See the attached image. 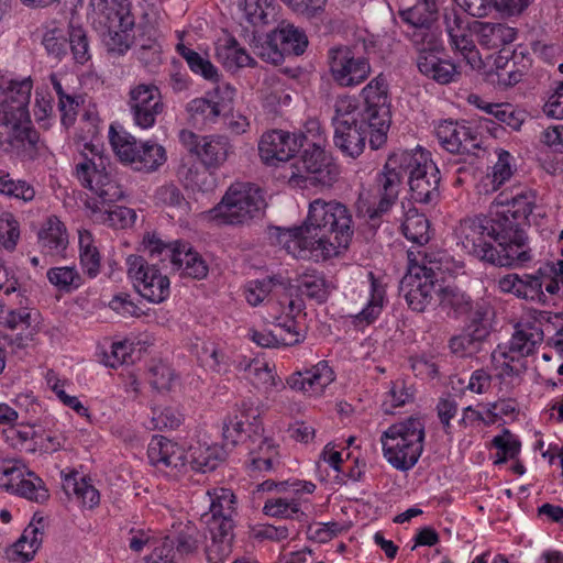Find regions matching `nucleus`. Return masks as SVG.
<instances>
[{
    "label": "nucleus",
    "instance_id": "obj_48",
    "mask_svg": "<svg viewBox=\"0 0 563 563\" xmlns=\"http://www.w3.org/2000/svg\"><path fill=\"white\" fill-rule=\"evenodd\" d=\"M0 194L29 202L34 199L35 189L26 180L14 178L8 170L0 168Z\"/></svg>",
    "mask_w": 563,
    "mask_h": 563
},
{
    "label": "nucleus",
    "instance_id": "obj_43",
    "mask_svg": "<svg viewBox=\"0 0 563 563\" xmlns=\"http://www.w3.org/2000/svg\"><path fill=\"white\" fill-rule=\"evenodd\" d=\"M245 378L257 388L266 394L272 391H279L285 388V384L282 378L275 373L274 367H271L268 363L258 360L257 365L254 366L251 375H245Z\"/></svg>",
    "mask_w": 563,
    "mask_h": 563
},
{
    "label": "nucleus",
    "instance_id": "obj_44",
    "mask_svg": "<svg viewBox=\"0 0 563 563\" xmlns=\"http://www.w3.org/2000/svg\"><path fill=\"white\" fill-rule=\"evenodd\" d=\"M531 67V59L528 54L512 51V60L501 73H497L499 86L508 88L519 84L528 74Z\"/></svg>",
    "mask_w": 563,
    "mask_h": 563
},
{
    "label": "nucleus",
    "instance_id": "obj_52",
    "mask_svg": "<svg viewBox=\"0 0 563 563\" xmlns=\"http://www.w3.org/2000/svg\"><path fill=\"white\" fill-rule=\"evenodd\" d=\"M186 111L194 125L216 123L219 118L218 110L214 109L212 101L208 97L192 99L187 103Z\"/></svg>",
    "mask_w": 563,
    "mask_h": 563
},
{
    "label": "nucleus",
    "instance_id": "obj_24",
    "mask_svg": "<svg viewBox=\"0 0 563 563\" xmlns=\"http://www.w3.org/2000/svg\"><path fill=\"white\" fill-rule=\"evenodd\" d=\"M334 379V372L328 362L320 361L310 368L292 373L286 383L294 390L309 396H321Z\"/></svg>",
    "mask_w": 563,
    "mask_h": 563
},
{
    "label": "nucleus",
    "instance_id": "obj_37",
    "mask_svg": "<svg viewBox=\"0 0 563 563\" xmlns=\"http://www.w3.org/2000/svg\"><path fill=\"white\" fill-rule=\"evenodd\" d=\"M38 243L42 250L48 254H58L66 249L68 243L64 224L57 217H49L38 232Z\"/></svg>",
    "mask_w": 563,
    "mask_h": 563
},
{
    "label": "nucleus",
    "instance_id": "obj_49",
    "mask_svg": "<svg viewBox=\"0 0 563 563\" xmlns=\"http://www.w3.org/2000/svg\"><path fill=\"white\" fill-rule=\"evenodd\" d=\"M415 399L413 389L405 380L396 379L390 383L388 391L382 404V409L386 415H393L397 408L412 402Z\"/></svg>",
    "mask_w": 563,
    "mask_h": 563
},
{
    "label": "nucleus",
    "instance_id": "obj_1",
    "mask_svg": "<svg viewBox=\"0 0 563 563\" xmlns=\"http://www.w3.org/2000/svg\"><path fill=\"white\" fill-rule=\"evenodd\" d=\"M354 234L350 209L336 200L314 199L301 227L283 230L278 242L296 258L316 261L346 250Z\"/></svg>",
    "mask_w": 563,
    "mask_h": 563
},
{
    "label": "nucleus",
    "instance_id": "obj_47",
    "mask_svg": "<svg viewBox=\"0 0 563 563\" xmlns=\"http://www.w3.org/2000/svg\"><path fill=\"white\" fill-rule=\"evenodd\" d=\"M239 8L254 26L267 25L275 15V5L268 0H239Z\"/></svg>",
    "mask_w": 563,
    "mask_h": 563
},
{
    "label": "nucleus",
    "instance_id": "obj_22",
    "mask_svg": "<svg viewBox=\"0 0 563 563\" xmlns=\"http://www.w3.org/2000/svg\"><path fill=\"white\" fill-rule=\"evenodd\" d=\"M442 285L408 267V274L400 282V291L408 307L417 312H423L433 301L434 296L440 297Z\"/></svg>",
    "mask_w": 563,
    "mask_h": 563
},
{
    "label": "nucleus",
    "instance_id": "obj_33",
    "mask_svg": "<svg viewBox=\"0 0 563 563\" xmlns=\"http://www.w3.org/2000/svg\"><path fill=\"white\" fill-rule=\"evenodd\" d=\"M274 41L278 42V47L286 56H299L303 54L308 46V38L302 30L294 24L283 21L273 31Z\"/></svg>",
    "mask_w": 563,
    "mask_h": 563
},
{
    "label": "nucleus",
    "instance_id": "obj_3",
    "mask_svg": "<svg viewBox=\"0 0 563 563\" xmlns=\"http://www.w3.org/2000/svg\"><path fill=\"white\" fill-rule=\"evenodd\" d=\"M32 81L0 74V150L21 161H34L45 147L30 119Z\"/></svg>",
    "mask_w": 563,
    "mask_h": 563
},
{
    "label": "nucleus",
    "instance_id": "obj_63",
    "mask_svg": "<svg viewBox=\"0 0 563 563\" xmlns=\"http://www.w3.org/2000/svg\"><path fill=\"white\" fill-rule=\"evenodd\" d=\"M461 37L450 38L452 47L459 52L472 69L478 68L482 64L479 53L466 31L460 34Z\"/></svg>",
    "mask_w": 563,
    "mask_h": 563
},
{
    "label": "nucleus",
    "instance_id": "obj_56",
    "mask_svg": "<svg viewBox=\"0 0 563 563\" xmlns=\"http://www.w3.org/2000/svg\"><path fill=\"white\" fill-rule=\"evenodd\" d=\"M68 45L76 63L84 65L90 59L89 40L81 26L69 25Z\"/></svg>",
    "mask_w": 563,
    "mask_h": 563
},
{
    "label": "nucleus",
    "instance_id": "obj_28",
    "mask_svg": "<svg viewBox=\"0 0 563 563\" xmlns=\"http://www.w3.org/2000/svg\"><path fill=\"white\" fill-rule=\"evenodd\" d=\"M150 463L158 470L179 468L187 463L184 450L163 435L152 438L147 448Z\"/></svg>",
    "mask_w": 563,
    "mask_h": 563
},
{
    "label": "nucleus",
    "instance_id": "obj_17",
    "mask_svg": "<svg viewBox=\"0 0 563 563\" xmlns=\"http://www.w3.org/2000/svg\"><path fill=\"white\" fill-rule=\"evenodd\" d=\"M299 174H292L291 180L297 185L301 181L310 185L331 187L339 177V166L332 157L317 143H309L301 155Z\"/></svg>",
    "mask_w": 563,
    "mask_h": 563
},
{
    "label": "nucleus",
    "instance_id": "obj_13",
    "mask_svg": "<svg viewBox=\"0 0 563 563\" xmlns=\"http://www.w3.org/2000/svg\"><path fill=\"white\" fill-rule=\"evenodd\" d=\"M411 40L417 51V67L422 75L441 85L457 80V66L439 56L441 45L432 33L413 32Z\"/></svg>",
    "mask_w": 563,
    "mask_h": 563
},
{
    "label": "nucleus",
    "instance_id": "obj_57",
    "mask_svg": "<svg viewBox=\"0 0 563 563\" xmlns=\"http://www.w3.org/2000/svg\"><path fill=\"white\" fill-rule=\"evenodd\" d=\"M485 340L463 330L460 334L453 335L448 343L450 352L459 357L470 356L479 350Z\"/></svg>",
    "mask_w": 563,
    "mask_h": 563
},
{
    "label": "nucleus",
    "instance_id": "obj_7",
    "mask_svg": "<svg viewBox=\"0 0 563 563\" xmlns=\"http://www.w3.org/2000/svg\"><path fill=\"white\" fill-rule=\"evenodd\" d=\"M424 422L409 417L391 424L380 437L384 457L398 471L411 470L423 452Z\"/></svg>",
    "mask_w": 563,
    "mask_h": 563
},
{
    "label": "nucleus",
    "instance_id": "obj_36",
    "mask_svg": "<svg viewBox=\"0 0 563 563\" xmlns=\"http://www.w3.org/2000/svg\"><path fill=\"white\" fill-rule=\"evenodd\" d=\"M439 305L442 310L446 311L449 317L460 319L471 311L476 305V300L466 291L457 287L448 286L441 288Z\"/></svg>",
    "mask_w": 563,
    "mask_h": 563
},
{
    "label": "nucleus",
    "instance_id": "obj_34",
    "mask_svg": "<svg viewBox=\"0 0 563 563\" xmlns=\"http://www.w3.org/2000/svg\"><path fill=\"white\" fill-rule=\"evenodd\" d=\"M227 450L218 444L190 446L187 462L191 470L201 473H208L218 467L224 461Z\"/></svg>",
    "mask_w": 563,
    "mask_h": 563
},
{
    "label": "nucleus",
    "instance_id": "obj_14",
    "mask_svg": "<svg viewBox=\"0 0 563 563\" xmlns=\"http://www.w3.org/2000/svg\"><path fill=\"white\" fill-rule=\"evenodd\" d=\"M329 71L340 87H356L371 75V64L351 46L339 45L328 51Z\"/></svg>",
    "mask_w": 563,
    "mask_h": 563
},
{
    "label": "nucleus",
    "instance_id": "obj_64",
    "mask_svg": "<svg viewBox=\"0 0 563 563\" xmlns=\"http://www.w3.org/2000/svg\"><path fill=\"white\" fill-rule=\"evenodd\" d=\"M245 429L244 421L240 419L238 413L228 416L223 421L222 438L223 448H234L244 438Z\"/></svg>",
    "mask_w": 563,
    "mask_h": 563
},
{
    "label": "nucleus",
    "instance_id": "obj_29",
    "mask_svg": "<svg viewBox=\"0 0 563 563\" xmlns=\"http://www.w3.org/2000/svg\"><path fill=\"white\" fill-rule=\"evenodd\" d=\"M115 16L118 18V24L109 26L108 32L103 35V43L110 53L123 55L133 45V34L131 32L135 22L129 11H118Z\"/></svg>",
    "mask_w": 563,
    "mask_h": 563
},
{
    "label": "nucleus",
    "instance_id": "obj_42",
    "mask_svg": "<svg viewBox=\"0 0 563 563\" xmlns=\"http://www.w3.org/2000/svg\"><path fill=\"white\" fill-rule=\"evenodd\" d=\"M401 231L407 240L416 244L410 249L422 250L430 241L429 221L423 214L418 213L416 210H410L407 213L401 224Z\"/></svg>",
    "mask_w": 563,
    "mask_h": 563
},
{
    "label": "nucleus",
    "instance_id": "obj_40",
    "mask_svg": "<svg viewBox=\"0 0 563 563\" xmlns=\"http://www.w3.org/2000/svg\"><path fill=\"white\" fill-rule=\"evenodd\" d=\"M375 108L372 107V102L369 103L364 99L363 108H360L356 100L350 96H340L335 100L334 103V115L332 118V124L339 125L340 122L350 123L351 121L357 122L365 119L371 112H374Z\"/></svg>",
    "mask_w": 563,
    "mask_h": 563
},
{
    "label": "nucleus",
    "instance_id": "obj_55",
    "mask_svg": "<svg viewBox=\"0 0 563 563\" xmlns=\"http://www.w3.org/2000/svg\"><path fill=\"white\" fill-rule=\"evenodd\" d=\"M13 494L38 504L46 501L49 497L43 481L33 472L29 471L26 472L25 478Z\"/></svg>",
    "mask_w": 563,
    "mask_h": 563
},
{
    "label": "nucleus",
    "instance_id": "obj_39",
    "mask_svg": "<svg viewBox=\"0 0 563 563\" xmlns=\"http://www.w3.org/2000/svg\"><path fill=\"white\" fill-rule=\"evenodd\" d=\"M493 316L494 309L490 303L485 299H477L476 305L464 316L467 319L464 329L487 340L492 332L490 320Z\"/></svg>",
    "mask_w": 563,
    "mask_h": 563
},
{
    "label": "nucleus",
    "instance_id": "obj_18",
    "mask_svg": "<svg viewBox=\"0 0 563 563\" xmlns=\"http://www.w3.org/2000/svg\"><path fill=\"white\" fill-rule=\"evenodd\" d=\"M128 97V106L135 125L141 129L154 126L157 117L165 109L158 87L154 84H137L130 88Z\"/></svg>",
    "mask_w": 563,
    "mask_h": 563
},
{
    "label": "nucleus",
    "instance_id": "obj_38",
    "mask_svg": "<svg viewBox=\"0 0 563 563\" xmlns=\"http://www.w3.org/2000/svg\"><path fill=\"white\" fill-rule=\"evenodd\" d=\"M333 289L332 284L323 274H305L298 282L297 291L309 301L324 303Z\"/></svg>",
    "mask_w": 563,
    "mask_h": 563
},
{
    "label": "nucleus",
    "instance_id": "obj_45",
    "mask_svg": "<svg viewBox=\"0 0 563 563\" xmlns=\"http://www.w3.org/2000/svg\"><path fill=\"white\" fill-rule=\"evenodd\" d=\"M256 448H250V467L253 471H271L278 463V451L273 442L260 434Z\"/></svg>",
    "mask_w": 563,
    "mask_h": 563
},
{
    "label": "nucleus",
    "instance_id": "obj_26",
    "mask_svg": "<svg viewBox=\"0 0 563 563\" xmlns=\"http://www.w3.org/2000/svg\"><path fill=\"white\" fill-rule=\"evenodd\" d=\"M407 254L409 267L413 272L437 280V284H439V278H442L444 273L451 272L453 267L452 258L445 251L427 247L422 250L409 249Z\"/></svg>",
    "mask_w": 563,
    "mask_h": 563
},
{
    "label": "nucleus",
    "instance_id": "obj_12",
    "mask_svg": "<svg viewBox=\"0 0 563 563\" xmlns=\"http://www.w3.org/2000/svg\"><path fill=\"white\" fill-rule=\"evenodd\" d=\"M537 198L538 194L534 189L522 185L506 189L495 198V205L504 208L501 211H496L495 214L507 217L512 229L522 235V241L519 242L520 250L528 251L529 253L527 235L522 227L530 224V218L534 220L537 217H544V213L540 212L541 209L537 205Z\"/></svg>",
    "mask_w": 563,
    "mask_h": 563
},
{
    "label": "nucleus",
    "instance_id": "obj_2",
    "mask_svg": "<svg viewBox=\"0 0 563 563\" xmlns=\"http://www.w3.org/2000/svg\"><path fill=\"white\" fill-rule=\"evenodd\" d=\"M504 214L468 217L455 230L462 247L476 258L496 266L517 267L531 260L520 250L522 235L517 233Z\"/></svg>",
    "mask_w": 563,
    "mask_h": 563
},
{
    "label": "nucleus",
    "instance_id": "obj_20",
    "mask_svg": "<svg viewBox=\"0 0 563 563\" xmlns=\"http://www.w3.org/2000/svg\"><path fill=\"white\" fill-rule=\"evenodd\" d=\"M435 135L442 147L452 154L476 156V151L481 148L478 133L453 120L440 122Z\"/></svg>",
    "mask_w": 563,
    "mask_h": 563
},
{
    "label": "nucleus",
    "instance_id": "obj_61",
    "mask_svg": "<svg viewBox=\"0 0 563 563\" xmlns=\"http://www.w3.org/2000/svg\"><path fill=\"white\" fill-rule=\"evenodd\" d=\"M44 519L40 518L36 525L32 521L23 531L21 538L16 541L18 548H23V543H29V551L25 554V561L33 559L35 552L40 548L44 536Z\"/></svg>",
    "mask_w": 563,
    "mask_h": 563
},
{
    "label": "nucleus",
    "instance_id": "obj_31",
    "mask_svg": "<svg viewBox=\"0 0 563 563\" xmlns=\"http://www.w3.org/2000/svg\"><path fill=\"white\" fill-rule=\"evenodd\" d=\"M87 208L91 211V217L96 222L114 229H125L132 225L136 219L135 211L124 206L113 203L103 208L96 202H88Z\"/></svg>",
    "mask_w": 563,
    "mask_h": 563
},
{
    "label": "nucleus",
    "instance_id": "obj_19",
    "mask_svg": "<svg viewBox=\"0 0 563 563\" xmlns=\"http://www.w3.org/2000/svg\"><path fill=\"white\" fill-rule=\"evenodd\" d=\"M303 141H307L303 134H290L283 130L266 132L258 143L260 156L267 165L287 162L303 146Z\"/></svg>",
    "mask_w": 563,
    "mask_h": 563
},
{
    "label": "nucleus",
    "instance_id": "obj_60",
    "mask_svg": "<svg viewBox=\"0 0 563 563\" xmlns=\"http://www.w3.org/2000/svg\"><path fill=\"white\" fill-rule=\"evenodd\" d=\"M495 110V119L496 121L504 128H508L511 131H520L522 124L525 123L527 115L526 112L519 109H516L510 103H503V106L493 107Z\"/></svg>",
    "mask_w": 563,
    "mask_h": 563
},
{
    "label": "nucleus",
    "instance_id": "obj_53",
    "mask_svg": "<svg viewBox=\"0 0 563 563\" xmlns=\"http://www.w3.org/2000/svg\"><path fill=\"white\" fill-rule=\"evenodd\" d=\"M64 489L67 494L73 492L84 506L92 508L99 504V492L84 477L78 481L76 475L67 476L64 482Z\"/></svg>",
    "mask_w": 563,
    "mask_h": 563
},
{
    "label": "nucleus",
    "instance_id": "obj_54",
    "mask_svg": "<svg viewBox=\"0 0 563 563\" xmlns=\"http://www.w3.org/2000/svg\"><path fill=\"white\" fill-rule=\"evenodd\" d=\"M275 332L283 346H292L305 339L294 317L278 316L275 318Z\"/></svg>",
    "mask_w": 563,
    "mask_h": 563
},
{
    "label": "nucleus",
    "instance_id": "obj_41",
    "mask_svg": "<svg viewBox=\"0 0 563 563\" xmlns=\"http://www.w3.org/2000/svg\"><path fill=\"white\" fill-rule=\"evenodd\" d=\"M176 52L186 60L189 69L194 74L199 75L211 82H219L220 74L218 68L209 60L208 57H205L196 51L187 47L184 43H178L176 45Z\"/></svg>",
    "mask_w": 563,
    "mask_h": 563
},
{
    "label": "nucleus",
    "instance_id": "obj_16",
    "mask_svg": "<svg viewBox=\"0 0 563 563\" xmlns=\"http://www.w3.org/2000/svg\"><path fill=\"white\" fill-rule=\"evenodd\" d=\"M179 142L190 153L197 156L207 169H218L224 165L234 153L233 145L224 135L200 136L190 130H181Z\"/></svg>",
    "mask_w": 563,
    "mask_h": 563
},
{
    "label": "nucleus",
    "instance_id": "obj_5",
    "mask_svg": "<svg viewBox=\"0 0 563 563\" xmlns=\"http://www.w3.org/2000/svg\"><path fill=\"white\" fill-rule=\"evenodd\" d=\"M405 162L402 151L393 152L382 169L376 175L374 185L375 201L371 202L360 196L357 200V217L376 231L384 217L396 205L405 176Z\"/></svg>",
    "mask_w": 563,
    "mask_h": 563
},
{
    "label": "nucleus",
    "instance_id": "obj_30",
    "mask_svg": "<svg viewBox=\"0 0 563 563\" xmlns=\"http://www.w3.org/2000/svg\"><path fill=\"white\" fill-rule=\"evenodd\" d=\"M473 31L477 35L478 43L487 48H499L515 41L517 32L503 23L474 22Z\"/></svg>",
    "mask_w": 563,
    "mask_h": 563
},
{
    "label": "nucleus",
    "instance_id": "obj_23",
    "mask_svg": "<svg viewBox=\"0 0 563 563\" xmlns=\"http://www.w3.org/2000/svg\"><path fill=\"white\" fill-rule=\"evenodd\" d=\"M543 330L534 322H527L521 324L505 347L500 345L493 352L492 357L497 358L500 356L509 357L510 362H520L525 357L532 354L536 347L543 341Z\"/></svg>",
    "mask_w": 563,
    "mask_h": 563
},
{
    "label": "nucleus",
    "instance_id": "obj_10",
    "mask_svg": "<svg viewBox=\"0 0 563 563\" xmlns=\"http://www.w3.org/2000/svg\"><path fill=\"white\" fill-rule=\"evenodd\" d=\"M110 144L120 162L137 172L157 170L167 159L165 148L152 141L140 142L128 132L110 126Z\"/></svg>",
    "mask_w": 563,
    "mask_h": 563
},
{
    "label": "nucleus",
    "instance_id": "obj_25",
    "mask_svg": "<svg viewBox=\"0 0 563 563\" xmlns=\"http://www.w3.org/2000/svg\"><path fill=\"white\" fill-rule=\"evenodd\" d=\"M144 251L148 253L150 260L156 258L164 263L169 261L173 268H183L187 260H190L196 251L192 250L189 243L175 241L166 243L155 233H147L143 238Z\"/></svg>",
    "mask_w": 563,
    "mask_h": 563
},
{
    "label": "nucleus",
    "instance_id": "obj_46",
    "mask_svg": "<svg viewBox=\"0 0 563 563\" xmlns=\"http://www.w3.org/2000/svg\"><path fill=\"white\" fill-rule=\"evenodd\" d=\"M384 301V288L376 280H373L371 284V298L366 306L357 314L353 316V324L364 327L375 322L383 311Z\"/></svg>",
    "mask_w": 563,
    "mask_h": 563
},
{
    "label": "nucleus",
    "instance_id": "obj_59",
    "mask_svg": "<svg viewBox=\"0 0 563 563\" xmlns=\"http://www.w3.org/2000/svg\"><path fill=\"white\" fill-rule=\"evenodd\" d=\"M184 420L183 413L175 407L153 408L150 429H176Z\"/></svg>",
    "mask_w": 563,
    "mask_h": 563
},
{
    "label": "nucleus",
    "instance_id": "obj_51",
    "mask_svg": "<svg viewBox=\"0 0 563 563\" xmlns=\"http://www.w3.org/2000/svg\"><path fill=\"white\" fill-rule=\"evenodd\" d=\"M46 276L53 286L65 292L77 289L82 285V278L75 266L49 268Z\"/></svg>",
    "mask_w": 563,
    "mask_h": 563
},
{
    "label": "nucleus",
    "instance_id": "obj_6",
    "mask_svg": "<svg viewBox=\"0 0 563 563\" xmlns=\"http://www.w3.org/2000/svg\"><path fill=\"white\" fill-rule=\"evenodd\" d=\"M233 497L228 489L221 488L220 494L210 497L209 511L201 516L209 533L205 548L209 563H221L232 552L235 537Z\"/></svg>",
    "mask_w": 563,
    "mask_h": 563
},
{
    "label": "nucleus",
    "instance_id": "obj_21",
    "mask_svg": "<svg viewBox=\"0 0 563 563\" xmlns=\"http://www.w3.org/2000/svg\"><path fill=\"white\" fill-rule=\"evenodd\" d=\"M545 277H549V272L542 267L534 274H507L498 280V287L517 298L545 305L547 296L542 290Z\"/></svg>",
    "mask_w": 563,
    "mask_h": 563
},
{
    "label": "nucleus",
    "instance_id": "obj_8",
    "mask_svg": "<svg viewBox=\"0 0 563 563\" xmlns=\"http://www.w3.org/2000/svg\"><path fill=\"white\" fill-rule=\"evenodd\" d=\"M266 200L263 190L251 183L232 184L220 202L210 210L219 224L243 225L264 214Z\"/></svg>",
    "mask_w": 563,
    "mask_h": 563
},
{
    "label": "nucleus",
    "instance_id": "obj_15",
    "mask_svg": "<svg viewBox=\"0 0 563 563\" xmlns=\"http://www.w3.org/2000/svg\"><path fill=\"white\" fill-rule=\"evenodd\" d=\"M128 275L133 279L137 292L154 303L165 301L169 294V279L157 268L156 263H148L143 256L130 255L126 258Z\"/></svg>",
    "mask_w": 563,
    "mask_h": 563
},
{
    "label": "nucleus",
    "instance_id": "obj_9",
    "mask_svg": "<svg viewBox=\"0 0 563 563\" xmlns=\"http://www.w3.org/2000/svg\"><path fill=\"white\" fill-rule=\"evenodd\" d=\"M402 154L411 199L421 205H435L440 199L441 176L430 152L418 146L404 150Z\"/></svg>",
    "mask_w": 563,
    "mask_h": 563
},
{
    "label": "nucleus",
    "instance_id": "obj_35",
    "mask_svg": "<svg viewBox=\"0 0 563 563\" xmlns=\"http://www.w3.org/2000/svg\"><path fill=\"white\" fill-rule=\"evenodd\" d=\"M401 20L417 30L415 32H429L430 26L438 20L435 0H418L411 8L400 10Z\"/></svg>",
    "mask_w": 563,
    "mask_h": 563
},
{
    "label": "nucleus",
    "instance_id": "obj_4",
    "mask_svg": "<svg viewBox=\"0 0 563 563\" xmlns=\"http://www.w3.org/2000/svg\"><path fill=\"white\" fill-rule=\"evenodd\" d=\"M363 98L376 108L362 121L334 125L333 143L340 152L352 158L358 157L365 148L366 140L373 150H378L387 140L391 122L387 81L383 74L372 79L362 90Z\"/></svg>",
    "mask_w": 563,
    "mask_h": 563
},
{
    "label": "nucleus",
    "instance_id": "obj_62",
    "mask_svg": "<svg viewBox=\"0 0 563 563\" xmlns=\"http://www.w3.org/2000/svg\"><path fill=\"white\" fill-rule=\"evenodd\" d=\"M497 162L493 167L492 183L493 189L497 190L501 185L511 178L514 175L512 155L505 150H498Z\"/></svg>",
    "mask_w": 563,
    "mask_h": 563
},
{
    "label": "nucleus",
    "instance_id": "obj_11",
    "mask_svg": "<svg viewBox=\"0 0 563 563\" xmlns=\"http://www.w3.org/2000/svg\"><path fill=\"white\" fill-rule=\"evenodd\" d=\"M86 147L90 148L93 156L89 158L82 155L76 164L75 174L80 184L96 195V198L87 200L86 205L96 202L106 208L120 200L123 197V190L118 181L104 172L102 156L99 155L96 146L87 144Z\"/></svg>",
    "mask_w": 563,
    "mask_h": 563
},
{
    "label": "nucleus",
    "instance_id": "obj_58",
    "mask_svg": "<svg viewBox=\"0 0 563 563\" xmlns=\"http://www.w3.org/2000/svg\"><path fill=\"white\" fill-rule=\"evenodd\" d=\"M254 54L266 63L279 65L284 62L285 55L278 47V42L274 41V32L268 33L265 38H260L254 42Z\"/></svg>",
    "mask_w": 563,
    "mask_h": 563
},
{
    "label": "nucleus",
    "instance_id": "obj_27",
    "mask_svg": "<svg viewBox=\"0 0 563 563\" xmlns=\"http://www.w3.org/2000/svg\"><path fill=\"white\" fill-rule=\"evenodd\" d=\"M159 31L151 23H140L133 33V45L137 48L139 60L147 68L162 63Z\"/></svg>",
    "mask_w": 563,
    "mask_h": 563
},
{
    "label": "nucleus",
    "instance_id": "obj_50",
    "mask_svg": "<svg viewBox=\"0 0 563 563\" xmlns=\"http://www.w3.org/2000/svg\"><path fill=\"white\" fill-rule=\"evenodd\" d=\"M266 516L285 519H297L301 521L305 512L300 510L299 503L296 499L268 498L263 507Z\"/></svg>",
    "mask_w": 563,
    "mask_h": 563
},
{
    "label": "nucleus",
    "instance_id": "obj_32",
    "mask_svg": "<svg viewBox=\"0 0 563 563\" xmlns=\"http://www.w3.org/2000/svg\"><path fill=\"white\" fill-rule=\"evenodd\" d=\"M216 55L223 67L231 71L243 67H255L257 64L238 40L232 36L217 46Z\"/></svg>",
    "mask_w": 563,
    "mask_h": 563
}]
</instances>
